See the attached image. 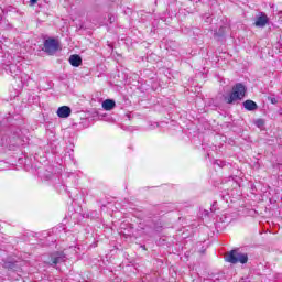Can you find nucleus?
<instances>
[{
    "instance_id": "1a4fd4ad",
    "label": "nucleus",
    "mask_w": 282,
    "mask_h": 282,
    "mask_svg": "<svg viewBox=\"0 0 282 282\" xmlns=\"http://www.w3.org/2000/svg\"><path fill=\"white\" fill-rule=\"evenodd\" d=\"M243 107L247 109V111H256V109H258L257 102L250 99L243 102Z\"/></svg>"
},
{
    "instance_id": "9b49d317",
    "label": "nucleus",
    "mask_w": 282,
    "mask_h": 282,
    "mask_svg": "<svg viewBox=\"0 0 282 282\" xmlns=\"http://www.w3.org/2000/svg\"><path fill=\"white\" fill-rule=\"evenodd\" d=\"M254 124H256V127L261 129V127H263V124H264V121H263V119H258V120H256Z\"/></svg>"
},
{
    "instance_id": "f8f14e48",
    "label": "nucleus",
    "mask_w": 282,
    "mask_h": 282,
    "mask_svg": "<svg viewBox=\"0 0 282 282\" xmlns=\"http://www.w3.org/2000/svg\"><path fill=\"white\" fill-rule=\"evenodd\" d=\"M31 1V3H36V1H39V0H30Z\"/></svg>"
},
{
    "instance_id": "7ed1b4c3",
    "label": "nucleus",
    "mask_w": 282,
    "mask_h": 282,
    "mask_svg": "<svg viewBox=\"0 0 282 282\" xmlns=\"http://www.w3.org/2000/svg\"><path fill=\"white\" fill-rule=\"evenodd\" d=\"M58 41H56L55 39H47L44 41L43 51L50 56H54V54L58 52Z\"/></svg>"
},
{
    "instance_id": "6e6552de",
    "label": "nucleus",
    "mask_w": 282,
    "mask_h": 282,
    "mask_svg": "<svg viewBox=\"0 0 282 282\" xmlns=\"http://www.w3.org/2000/svg\"><path fill=\"white\" fill-rule=\"evenodd\" d=\"M116 107V101L113 99H106L102 102V109H105V111H111V109H113Z\"/></svg>"
},
{
    "instance_id": "9d476101",
    "label": "nucleus",
    "mask_w": 282,
    "mask_h": 282,
    "mask_svg": "<svg viewBox=\"0 0 282 282\" xmlns=\"http://www.w3.org/2000/svg\"><path fill=\"white\" fill-rule=\"evenodd\" d=\"M8 69L13 78H17V76L21 74V68H19V66H17L15 64L9 65Z\"/></svg>"
},
{
    "instance_id": "423d86ee",
    "label": "nucleus",
    "mask_w": 282,
    "mask_h": 282,
    "mask_svg": "<svg viewBox=\"0 0 282 282\" xmlns=\"http://www.w3.org/2000/svg\"><path fill=\"white\" fill-rule=\"evenodd\" d=\"M65 261V254L62 252H57L52 257V265H58V263H63Z\"/></svg>"
},
{
    "instance_id": "0eeeda50",
    "label": "nucleus",
    "mask_w": 282,
    "mask_h": 282,
    "mask_svg": "<svg viewBox=\"0 0 282 282\" xmlns=\"http://www.w3.org/2000/svg\"><path fill=\"white\" fill-rule=\"evenodd\" d=\"M69 63L73 67H80L83 65V58L79 57V55H70Z\"/></svg>"
},
{
    "instance_id": "f257e3e1",
    "label": "nucleus",
    "mask_w": 282,
    "mask_h": 282,
    "mask_svg": "<svg viewBox=\"0 0 282 282\" xmlns=\"http://www.w3.org/2000/svg\"><path fill=\"white\" fill-rule=\"evenodd\" d=\"M246 96V86L243 84L238 83L232 87V91L224 97L225 102L227 105H232V102H237V100H242Z\"/></svg>"
},
{
    "instance_id": "20e7f679",
    "label": "nucleus",
    "mask_w": 282,
    "mask_h": 282,
    "mask_svg": "<svg viewBox=\"0 0 282 282\" xmlns=\"http://www.w3.org/2000/svg\"><path fill=\"white\" fill-rule=\"evenodd\" d=\"M268 23H270V19L268 18V15L264 12H260L256 17L253 25L256 28H265L268 25Z\"/></svg>"
},
{
    "instance_id": "f03ea898",
    "label": "nucleus",
    "mask_w": 282,
    "mask_h": 282,
    "mask_svg": "<svg viewBox=\"0 0 282 282\" xmlns=\"http://www.w3.org/2000/svg\"><path fill=\"white\" fill-rule=\"evenodd\" d=\"M225 260L234 265L237 263L246 264L248 263V253H241L238 249H234L225 256Z\"/></svg>"
},
{
    "instance_id": "39448f33",
    "label": "nucleus",
    "mask_w": 282,
    "mask_h": 282,
    "mask_svg": "<svg viewBox=\"0 0 282 282\" xmlns=\"http://www.w3.org/2000/svg\"><path fill=\"white\" fill-rule=\"evenodd\" d=\"M58 118H69L72 116V108L69 106H62L57 109Z\"/></svg>"
}]
</instances>
